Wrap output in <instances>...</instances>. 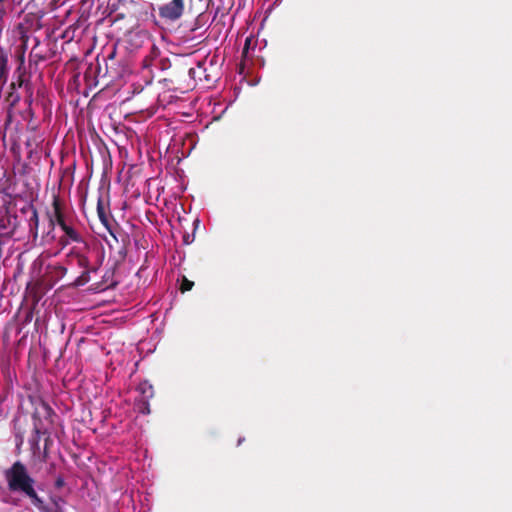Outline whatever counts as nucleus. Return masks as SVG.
Instances as JSON below:
<instances>
[{
  "label": "nucleus",
  "mask_w": 512,
  "mask_h": 512,
  "mask_svg": "<svg viewBox=\"0 0 512 512\" xmlns=\"http://www.w3.org/2000/svg\"><path fill=\"white\" fill-rule=\"evenodd\" d=\"M69 255L76 260V263L79 267L83 269L90 268V261L88 257L85 254H83L80 250L73 248Z\"/></svg>",
  "instance_id": "5"
},
{
  "label": "nucleus",
  "mask_w": 512,
  "mask_h": 512,
  "mask_svg": "<svg viewBox=\"0 0 512 512\" xmlns=\"http://www.w3.org/2000/svg\"><path fill=\"white\" fill-rule=\"evenodd\" d=\"M185 10V0H171L170 2L159 7V16L167 21L179 20Z\"/></svg>",
  "instance_id": "2"
},
{
  "label": "nucleus",
  "mask_w": 512,
  "mask_h": 512,
  "mask_svg": "<svg viewBox=\"0 0 512 512\" xmlns=\"http://www.w3.org/2000/svg\"><path fill=\"white\" fill-rule=\"evenodd\" d=\"M61 229L65 233L64 236H67L72 242H84L82 235L73 227L71 221L65 224V226H62Z\"/></svg>",
  "instance_id": "4"
},
{
  "label": "nucleus",
  "mask_w": 512,
  "mask_h": 512,
  "mask_svg": "<svg viewBox=\"0 0 512 512\" xmlns=\"http://www.w3.org/2000/svg\"><path fill=\"white\" fill-rule=\"evenodd\" d=\"M194 72H195V69H194V68H190V69H189V75H193V74H194Z\"/></svg>",
  "instance_id": "22"
},
{
  "label": "nucleus",
  "mask_w": 512,
  "mask_h": 512,
  "mask_svg": "<svg viewBox=\"0 0 512 512\" xmlns=\"http://www.w3.org/2000/svg\"><path fill=\"white\" fill-rule=\"evenodd\" d=\"M139 390L141 391L143 395V399H149L154 396V390L152 385H149L147 383L141 384L139 386Z\"/></svg>",
  "instance_id": "10"
},
{
  "label": "nucleus",
  "mask_w": 512,
  "mask_h": 512,
  "mask_svg": "<svg viewBox=\"0 0 512 512\" xmlns=\"http://www.w3.org/2000/svg\"><path fill=\"white\" fill-rule=\"evenodd\" d=\"M113 57H114V52L109 55V58H113Z\"/></svg>",
  "instance_id": "23"
},
{
  "label": "nucleus",
  "mask_w": 512,
  "mask_h": 512,
  "mask_svg": "<svg viewBox=\"0 0 512 512\" xmlns=\"http://www.w3.org/2000/svg\"><path fill=\"white\" fill-rule=\"evenodd\" d=\"M43 409L45 410V413H46L48 416H50V415H51V413H52V409H51V407H50L48 404L43 403Z\"/></svg>",
  "instance_id": "19"
},
{
  "label": "nucleus",
  "mask_w": 512,
  "mask_h": 512,
  "mask_svg": "<svg viewBox=\"0 0 512 512\" xmlns=\"http://www.w3.org/2000/svg\"><path fill=\"white\" fill-rule=\"evenodd\" d=\"M170 64L169 62V59L168 58H163V59H160V65H161V68L162 69H165L167 67V65Z\"/></svg>",
  "instance_id": "18"
},
{
  "label": "nucleus",
  "mask_w": 512,
  "mask_h": 512,
  "mask_svg": "<svg viewBox=\"0 0 512 512\" xmlns=\"http://www.w3.org/2000/svg\"><path fill=\"white\" fill-rule=\"evenodd\" d=\"M50 440V437L48 436L46 439H45V450L47 449V445H49V441Z\"/></svg>",
  "instance_id": "21"
},
{
  "label": "nucleus",
  "mask_w": 512,
  "mask_h": 512,
  "mask_svg": "<svg viewBox=\"0 0 512 512\" xmlns=\"http://www.w3.org/2000/svg\"><path fill=\"white\" fill-rule=\"evenodd\" d=\"M59 242L62 246H66L72 241L70 239H68L67 236H62V237H60Z\"/></svg>",
  "instance_id": "16"
},
{
  "label": "nucleus",
  "mask_w": 512,
  "mask_h": 512,
  "mask_svg": "<svg viewBox=\"0 0 512 512\" xmlns=\"http://www.w3.org/2000/svg\"><path fill=\"white\" fill-rule=\"evenodd\" d=\"M65 482H64V479L62 477H58L55 481V487L56 488H62L64 486Z\"/></svg>",
  "instance_id": "15"
},
{
  "label": "nucleus",
  "mask_w": 512,
  "mask_h": 512,
  "mask_svg": "<svg viewBox=\"0 0 512 512\" xmlns=\"http://www.w3.org/2000/svg\"><path fill=\"white\" fill-rule=\"evenodd\" d=\"M8 78V59L6 55H0V87L2 88Z\"/></svg>",
  "instance_id": "6"
},
{
  "label": "nucleus",
  "mask_w": 512,
  "mask_h": 512,
  "mask_svg": "<svg viewBox=\"0 0 512 512\" xmlns=\"http://www.w3.org/2000/svg\"><path fill=\"white\" fill-rule=\"evenodd\" d=\"M33 430H34V433L36 435V438H37V441L39 440L40 436L41 435H45L47 432L45 429H43L41 426H40V423L38 422H35L34 423V427H33Z\"/></svg>",
  "instance_id": "13"
},
{
  "label": "nucleus",
  "mask_w": 512,
  "mask_h": 512,
  "mask_svg": "<svg viewBox=\"0 0 512 512\" xmlns=\"http://www.w3.org/2000/svg\"><path fill=\"white\" fill-rule=\"evenodd\" d=\"M4 477L10 492L25 496L40 512H66L60 505V502H63L61 498L53 499V507L45 504L35 488L36 480L21 461H15L10 468L6 469Z\"/></svg>",
  "instance_id": "1"
},
{
  "label": "nucleus",
  "mask_w": 512,
  "mask_h": 512,
  "mask_svg": "<svg viewBox=\"0 0 512 512\" xmlns=\"http://www.w3.org/2000/svg\"><path fill=\"white\" fill-rule=\"evenodd\" d=\"M4 0H0V3L3 2Z\"/></svg>",
  "instance_id": "24"
},
{
  "label": "nucleus",
  "mask_w": 512,
  "mask_h": 512,
  "mask_svg": "<svg viewBox=\"0 0 512 512\" xmlns=\"http://www.w3.org/2000/svg\"><path fill=\"white\" fill-rule=\"evenodd\" d=\"M97 267L84 269V271L78 276L74 282L75 286H83L90 281V273L96 272Z\"/></svg>",
  "instance_id": "8"
},
{
  "label": "nucleus",
  "mask_w": 512,
  "mask_h": 512,
  "mask_svg": "<svg viewBox=\"0 0 512 512\" xmlns=\"http://www.w3.org/2000/svg\"><path fill=\"white\" fill-rule=\"evenodd\" d=\"M194 286V282L188 280L186 277H183L182 282L180 284V291L182 293H185L187 291H190Z\"/></svg>",
  "instance_id": "11"
},
{
  "label": "nucleus",
  "mask_w": 512,
  "mask_h": 512,
  "mask_svg": "<svg viewBox=\"0 0 512 512\" xmlns=\"http://www.w3.org/2000/svg\"><path fill=\"white\" fill-rule=\"evenodd\" d=\"M97 214L101 221V223L106 227L109 228V217L105 211V207L103 204V200L101 197H99L97 202Z\"/></svg>",
  "instance_id": "7"
},
{
  "label": "nucleus",
  "mask_w": 512,
  "mask_h": 512,
  "mask_svg": "<svg viewBox=\"0 0 512 512\" xmlns=\"http://www.w3.org/2000/svg\"><path fill=\"white\" fill-rule=\"evenodd\" d=\"M249 46H250V39H246L245 41V45L243 47V50H242V56L243 57H246L247 53H248V50H249Z\"/></svg>",
  "instance_id": "14"
},
{
  "label": "nucleus",
  "mask_w": 512,
  "mask_h": 512,
  "mask_svg": "<svg viewBox=\"0 0 512 512\" xmlns=\"http://www.w3.org/2000/svg\"><path fill=\"white\" fill-rule=\"evenodd\" d=\"M52 207H53V214L52 216L50 217V224L52 226H54L55 224H57L60 228L62 226H65V224H67L70 220L69 218L64 214L63 212V209H62V204H61V201L58 197H54L53 199V203H52Z\"/></svg>",
  "instance_id": "3"
},
{
  "label": "nucleus",
  "mask_w": 512,
  "mask_h": 512,
  "mask_svg": "<svg viewBox=\"0 0 512 512\" xmlns=\"http://www.w3.org/2000/svg\"><path fill=\"white\" fill-rule=\"evenodd\" d=\"M183 241L185 244H190L192 242V240H190V236L188 234L184 235Z\"/></svg>",
  "instance_id": "20"
},
{
  "label": "nucleus",
  "mask_w": 512,
  "mask_h": 512,
  "mask_svg": "<svg viewBox=\"0 0 512 512\" xmlns=\"http://www.w3.org/2000/svg\"><path fill=\"white\" fill-rule=\"evenodd\" d=\"M149 399H142L139 403V412L142 414H149L150 413V404Z\"/></svg>",
  "instance_id": "12"
},
{
  "label": "nucleus",
  "mask_w": 512,
  "mask_h": 512,
  "mask_svg": "<svg viewBox=\"0 0 512 512\" xmlns=\"http://www.w3.org/2000/svg\"><path fill=\"white\" fill-rule=\"evenodd\" d=\"M59 242L62 246H66L72 241L70 239H68L67 236H62V237H60Z\"/></svg>",
  "instance_id": "17"
},
{
  "label": "nucleus",
  "mask_w": 512,
  "mask_h": 512,
  "mask_svg": "<svg viewBox=\"0 0 512 512\" xmlns=\"http://www.w3.org/2000/svg\"><path fill=\"white\" fill-rule=\"evenodd\" d=\"M38 225H39L38 212L36 209H34L32 212V215L29 219L30 231L34 234V237L37 236Z\"/></svg>",
  "instance_id": "9"
}]
</instances>
